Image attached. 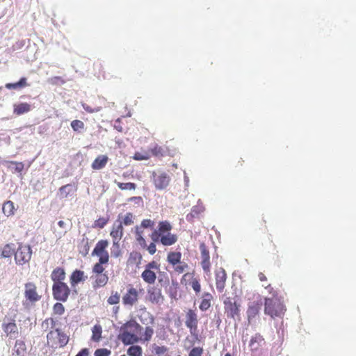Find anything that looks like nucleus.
Here are the masks:
<instances>
[{
    "label": "nucleus",
    "instance_id": "23",
    "mask_svg": "<svg viewBox=\"0 0 356 356\" xmlns=\"http://www.w3.org/2000/svg\"><path fill=\"white\" fill-rule=\"evenodd\" d=\"M86 279L87 276L85 275L84 272L76 269L72 273L70 277V282L72 286H75L79 282H84Z\"/></svg>",
    "mask_w": 356,
    "mask_h": 356
},
{
    "label": "nucleus",
    "instance_id": "21",
    "mask_svg": "<svg viewBox=\"0 0 356 356\" xmlns=\"http://www.w3.org/2000/svg\"><path fill=\"white\" fill-rule=\"evenodd\" d=\"M213 297L209 292H204L200 298V302L199 305V309L202 312L208 310L211 307V302L213 301Z\"/></svg>",
    "mask_w": 356,
    "mask_h": 356
},
{
    "label": "nucleus",
    "instance_id": "25",
    "mask_svg": "<svg viewBox=\"0 0 356 356\" xmlns=\"http://www.w3.org/2000/svg\"><path fill=\"white\" fill-rule=\"evenodd\" d=\"M261 306V303L259 302H253L249 305L247 310V316L249 321L259 314Z\"/></svg>",
    "mask_w": 356,
    "mask_h": 356
},
{
    "label": "nucleus",
    "instance_id": "34",
    "mask_svg": "<svg viewBox=\"0 0 356 356\" xmlns=\"http://www.w3.org/2000/svg\"><path fill=\"white\" fill-rule=\"evenodd\" d=\"M28 84L26 83V79L25 77H22L19 79L18 82L16 83H8L6 84V88L7 89H17L21 88H24L27 86Z\"/></svg>",
    "mask_w": 356,
    "mask_h": 356
},
{
    "label": "nucleus",
    "instance_id": "20",
    "mask_svg": "<svg viewBox=\"0 0 356 356\" xmlns=\"http://www.w3.org/2000/svg\"><path fill=\"white\" fill-rule=\"evenodd\" d=\"M215 279L216 289L218 292L222 293L225 287L227 273L224 268H219L215 271Z\"/></svg>",
    "mask_w": 356,
    "mask_h": 356
},
{
    "label": "nucleus",
    "instance_id": "5",
    "mask_svg": "<svg viewBox=\"0 0 356 356\" xmlns=\"http://www.w3.org/2000/svg\"><path fill=\"white\" fill-rule=\"evenodd\" d=\"M47 343L54 348H63L68 341L69 337L60 329L50 331L47 335Z\"/></svg>",
    "mask_w": 356,
    "mask_h": 356
},
{
    "label": "nucleus",
    "instance_id": "22",
    "mask_svg": "<svg viewBox=\"0 0 356 356\" xmlns=\"http://www.w3.org/2000/svg\"><path fill=\"white\" fill-rule=\"evenodd\" d=\"M92 278L93 279L92 287L94 289L104 287L106 285L108 281V276L107 273L93 275Z\"/></svg>",
    "mask_w": 356,
    "mask_h": 356
},
{
    "label": "nucleus",
    "instance_id": "17",
    "mask_svg": "<svg viewBox=\"0 0 356 356\" xmlns=\"http://www.w3.org/2000/svg\"><path fill=\"white\" fill-rule=\"evenodd\" d=\"M108 246V241L105 239L99 241L92 252V255L99 257V259L107 258L109 260V254L106 248Z\"/></svg>",
    "mask_w": 356,
    "mask_h": 356
},
{
    "label": "nucleus",
    "instance_id": "45",
    "mask_svg": "<svg viewBox=\"0 0 356 356\" xmlns=\"http://www.w3.org/2000/svg\"><path fill=\"white\" fill-rule=\"evenodd\" d=\"M118 188L121 190H135L136 188V185L132 182L127 183H122L115 181Z\"/></svg>",
    "mask_w": 356,
    "mask_h": 356
},
{
    "label": "nucleus",
    "instance_id": "37",
    "mask_svg": "<svg viewBox=\"0 0 356 356\" xmlns=\"http://www.w3.org/2000/svg\"><path fill=\"white\" fill-rule=\"evenodd\" d=\"M73 188L71 184H66L65 186H61L59 188V197L60 199L67 198V196L73 192Z\"/></svg>",
    "mask_w": 356,
    "mask_h": 356
},
{
    "label": "nucleus",
    "instance_id": "62",
    "mask_svg": "<svg viewBox=\"0 0 356 356\" xmlns=\"http://www.w3.org/2000/svg\"><path fill=\"white\" fill-rule=\"evenodd\" d=\"M225 356H232V355L229 353H227L225 355Z\"/></svg>",
    "mask_w": 356,
    "mask_h": 356
},
{
    "label": "nucleus",
    "instance_id": "49",
    "mask_svg": "<svg viewBox=\"0 0 356 356\" xmlns=\"http://www.w3.org/2000/svg\"><path fill=\"white\" fill-rule=\"evenodd\" d=\"M204 350L201 347H194L190 351L188 356H202Z\"/></svg>",
    "mask_w": 356,
    "mask_h": 356
},
{
    "label": "nucleus",
    "instance_id": "42",
    "mask_svg": "<svg viewBox=\"0 0 356 356\" xmlns=\"http://www.w3.org/2000/svg\"><path fill=\"white\" fill-rule=\"evenodd\" d=\"M120 294L118 291H111V296L107 299V303L111 305H117L120 302Z\"/></svg>",
    "mask_w": 356,
    "mask_h": 356
},
{
    "label": "nucleus",
    "instance_id": "28",
    "mask_svg": "<svg viewBox=\"0 0 356 356\" xmlns=\"http://www.w3.org/2000/svg\"><path fill=\"white\" fill-rule=\"evenodd\" d=\"M182 254L180 252L171 251L167 254L166 261L170 266H175L181 260Z\"/></svg>",
    "mask_w": 356,
    "mask_h": 356
},
{
    "label": "nucleus",
    "instance_id": "40",
    "mask_svg": "<svg viewBox=\"0 0 356 356\" xmlns=\"http://www.w3.org/2000/svg\"><path fill=\"white\" fill-rule=\"evenodd\" d=\"M172 266L173 268L175 273L177 274L184 273L188 268V264L184 261H182L181 260L179 261V263L175 264V266Z\"/></svg>",
    "mask_w": 356,
    "mask_h": 356
},
{
    "label": "nucleus",
    "instance_id": "46",
    "mask_svg": "<svg viewBox=\"0 0 356 356\" xmlns=\"http://www.w3.org/2000/svg\"><path fill=\"white\" fill-rule=\"evenodd\" d=\"M48 82L53 86H61L66 81L63 77L56 76L49 79Z\"/></svg>",
    "mask_w": 356,
    "mask_h": 356
},
{
    "label": "nucleus",
    "instance_id": "26",
    "mask_svg": "<svg viewBox=\"0 0 356 356\" xmlns=\"http://www.w3.org/2000/svg\"><path fill=\"white\" fill-rule=\"evenodd\" d=\"M108 161L106 155H99L92 163L91 167L93 170H101L104 168Z\"/></svg>",
    "mask_w": 356,
    "mask_h": 356
},
{
    "label": "nucleus",
    "instance_id": "60",
    "mask_svg": "<svg viewBox=\"0 0 356 356\" xmlns=\"http://www.w3.org/2000/svg\"><path fill=\"white\" fill-rule=\"evenodd\" d=\"M118 310H119V307H115V313H118Z\"/></svg>",
    "mask_w": 356,
    "mask_h": 356
},
{
    "label": "nucleus",
    "instance_id": "47",
    "mask_svg": "<svg viewBox=\"0 0 356 356\" xmlns=\"http://www.w3.org/2000/svg\"><path fill=\"white\" fill-rule=\"evenodd\" d=\"M71 127L74 131H79L84 129V123L79 120H74L71 122Z\"/></svg>",
    "mask_w": 356,
    "mask_h": 356
},
{
    "label": "nucleus",
    "instance_id": "15",
    "mask_svg": "<svg viewBox=\"0 0 356 356\" xmlns=\"http://www.w3.org/2000/svg\"><path fill=\"white\" fill-rule=\"evenodd\" d=\"M201 252V266L204 270V273L207 275H211V261L209 251L207 249L204 243H202L200 245Z\"/></svg>",
    "mask_w": 356,
    "mask_h": 356
},
{
    "label": "nucleus",
    "instance_id": "3",
    "mask_svg": "<svg viewBox=\"0 0 356 356\" xmlns=\"http://www.w3.org/2000/svg\"><path fill=\"white\" fill-rule=\"evenodd\" d=\"M224 312L226 316L234 320L239 319L241 303L239 298L235 295L234 296H227L223 300Z\"/></svg>",
    "mask_w": 356,
    "mask_h": 356
},
{
    "label": "nucleus",
    "instance_id": "55",
    "mask_svg": "<svg viewBox=\"0 0 356 356\" xmlns=\"http://www.w3.org/2000/svg\"><path fill=\"white\" fill-rule=\"evenodd\" d=\"M243 163H244V161L241 158H240L238 160V161L236 162L235 167L236 168H241V167L243 166Z\"/></svg>",
    "mask_w": 356,
    "mask_h": 356
},
{
    "label": "nucleus",
    "instance_id": "18",
    "mask_svg": "<svg viewBox=\"0 0 356 356\" xmlns=\"http://www.w3.org/2000/svg\"><path fill=\"white\" fill-rule=\"evenodd\" d=\"M265 345V339L259 333H256L252 336L249 341V347L252 353L261 350Z\"/></svg>",
    "mask_w": 356,
    "mask_h": 356
},
{
    "label": "nucleus",
    "instance_id": "56",
    "mask_svg": "<svg viewBox=\"0 0 356 356\" xmlns=\"http://www.w3.org/2000/svg\"><path fill=\"white\" fill-rule=\"evenodd\" d=\"M118 252V249L116 248H114L113 247L112 248V250H111V254L114 257H118L120 254H121V250H120V253L118 256H115V254H116Z\"/></svg>",
    "mask_w": 356,
    "mask_h": 356
},
{
    "label": "nucleus",
    "instance_id": "13",
    "mask_svg": "<svg viewBox=\"0 0 356 356\" xmlns=\"http://www.w3.org/2000/svg\"><path fill=\"white\" fill-rule=\"evenodd\" d=\"M181 284L185 286H191L195 294H198L201 291L200 280L195 277L194 273H184L181 279Z\"/></svg>",
    "mask_w": 356,
    "mask_h": 356
},
{
    "label": "nucleus",
    "instance_id": "57",
    "mask_svg": "<svg viewBox=\"0 0 356 356\" xmlns=\"http://www.w3.org/2000/svg\"><path fill=\"white\" fill-rule=\"evenodd\" d=\"M58 225L60 227L63 228L65 226V222L63 220H60L58 221Z\"/></svg>",
    "mask_w": 356,
    "mask_h": 356
},
{
    "label": "nucleus",
    "instance_id": "6",
    "mask_svg": "<svg viewBox=\"0 0 356 356\" xmlns=\"http://www.w3.org/2000/svg\"><path fill=\"white\" fill-rule=\"evenodd\" d=\"M32 257V249L28 244L19 243L15 252V261L17 265L23 266L28 264Z\"/></svg>",
    "mask_w": 356,
    "mask_h": 356
},
{
    "label": "nucleus",
    "instance_id": "52",
    "mask_svg": "<svg viewBox=\"0 0 356 356\" xmlns=\"http://www.w3.org/2000/svg\"><path fill=\"white\" fill-rule=\"evenodd\" d=\"M82 106L83 109L89 113L99 112L101 109L99 107L92 108L91 106H88L86 104H82Z\"/></svg>",
    "mask_w": 356,
    "mask_h": 356
},
{
    "label": "nucleus",
    "instance_id": "27",
    "mask_svg": "<svg viewBox=\"0 0 356 356\" xmlns=\"http://www.w3.org/2000/svg\"><path fill=\"white\" fill-rule=\"evenodd\" d=\"M149 152L150 153L151 156L163 157L168 154V151L167 148L160 146L158 144H155L149 149Z\"/></svg>",
    "mask_w": 356,
    "mask_h": 356
},
{
    "label": "nucleus",
    "instance_id": "9",
    "mask_svg": "<svg viewBox=\"0 0 356 356\" xmlns=\"http://www.w3.org/2000/svg\"><path fill=\"white\" fill-rule=\"evenodd\" d=\"M52 293L55 300L65 302L70 294V289L65 282L53 284Z\"/></svg>",
    "mask_w": 356,
    "mask_h": 356
},
{
    "label": "nucleus",
    "instance_id": "53",
    "mask_svg": "<svg viewBox=\"0 0 356 356\" xmlns=\"http://www.w3.org/2000/svg\"><path fill=\"white\" fill-rule=\"evenodd\" d=\"M76 356H89V351L88 348L81 349Z\"/></svg>",
    "mask_w": 356,
    "mask_h": 356
},
{
    "label": "nucleus",
    "instance_id": "61",
    "mask_svg": "<svg viewBox=\"0 0 356 356\" xmlns=\"http://www.w3.org/2000/svg\"><path fill=\"white\" fill-rule=\"evenodd\" d=\"M104 79H109L110 77L107 76L106 74L102 75Z\"/></svg>",
    "mask_w": 356,
    "mask_h": 356
},
{
    "label": "nucleus",
    "instance_id": "19",
    "mask_svg": "<svg viewBox=\"0 0 356 356\" xmlns=\"http://www.w3.org/2000/svg\"><path fill=\"white\" fill-rule=\"evenodd\" d=\"M2 329L7 336H15L18 334V328L15 318L6 317L2 323Z\"/></svg>",
    "mask_w": 356,
    "mask_h": 356
},
{
    "label": "nucleus",
    "instance_id": "10",
    "mask_svg": "<svg viewBox=\"0 0 356 356\" xmlns=\"http://www.w3.org/2000/svg\"><path fill=\"white\" fill-rule=\"evenodd\" d=\"M25 301L28 303L34 304L41 299V296L38 292L37 286L35 283L29 282L24 284Z\"/></svg>",
    "mask_w": 356,
    "mask_h": 356
},
{
    "label": "nucleus",
    "instance_id": "14",
    "mask_svg": "<svg viewBox=\"0 0 356 356\" xmlns=\"http://www.w3.org/2000/svg\"><path fill=\"white\" fill-rule=\"evenodd\" d=\"M139 300V293L138 290L129 285L126 293L122 296V300L124 306L133 307Z\"/></svg>",
    "mask_w": 356,
    "mask_h": 356
},
{
    "label": "nucleus",
    "instance_id": "58",
    "mask_svg": "<svg viewBox=\"0 0 356 356\" xmlns=\"http://www.w3.org/2000/svg\"><path fill=\"white\" fill-rule=\"evenodd\" d=\"M115 127L119 131H122V127H120V128H118L117 126H115Z\"/></svg>",
    "mask_w": 356,
    "mask_h": 356
},
{
    "label": "nucleus",
    "instance_id": "51",
    "mask_svg": "<svg viewBox=\"0 0 356 356\" xmlns=\"http://www.w3.org/2000/svg\"><path fill=\"white\" fill-rule=\"evenodd\" d=\"M154 351L156 355L159 356V355H162L165 354L168 351V348L164 346H155L154 347Z\"/></svg>",
    "mask_w": 356,
    "mask_h": 356
},
{
    "label": "nucleus",
    "instance_id": "43",
    "mask_svg": "<svg viewBox=\"0 0 356 356\" xmlns=\"http://www.w3.org/2000/svg\"><path fill=\"white\" fill-rule=\"evenodd\" d=\"M108 220H109L108 217L99 218L94 222L92 227L94 228L102 229L108 223Z\"/></svg>",
    "mask_w": 356,
    "mask_h": 356
},
{
    "label": "nucleus",
    "instance_id": "35",
    "mask_svg": "<svg viewBox=\"0 0 356 356\" xmlns=\"http://www.w3.org/2000/svg\"><path fill=\"white\" fill-rule=\"evenodd\" d=\"M14 244L8 243L6 244L2 248L1 256L4 258L10 257L13 254H15V248H13Z\"/></svg>",
    "mask_w": 356,
    "mask_h": 356
},
{
    "label": "nucleus",
    "instance_id": "41",
    "mask_svg": "<svg viewBox=\"0 0 356 356\" xmlns=\"http://www.w3.org/2000/svg\"><path fill=\"white\" fill-rule=\"evenodd\" d=\"M203 211L202 207L199 206H195L192 208L191 212L186 216L188 220H192L195 218H197L199 215Z\"/></svg>",
    "mask_w": 356,
    "mask_h": 356
},
{
    "label": "nucleus",
    "instance_id": "2",
    "mask_svg": "<svg viewBox=\"0 0 356 356\" xmlns=\"http://www.w3.org/2000/svg\"><path fill=\"white\" fill-rule=\"evenodd\" d=\"M142 330L143 327L135 320H129L120 326L118 339L124 346L137 343L140 340L138 334Z\"/></svg>",
    "mask_w": 356,
    "mask_h": 356
},
{
    "label": "nucleus",
    "instance_id": "48",
    "mask_svg": "<svg viewBox=\"0 0 356 356\" xmlns=\"http://www.w3.org/2000/svg\"><path fill=\"white\" fill-rule=\"evenodd\" d=\"M65 312V307L62 303L56 302L53 307V312L56 315H62Z\"/></svg>",
    "mask_w": 356,
    "mask_h": 356
},
{
    "label": "nucleus",
    "instance_id": "31",
    "mask_svg": "<svg viewBox=\"0 0 356 356\" xmlns=\"http://www.w3.org/2000/svg\"><path fill=\"white\" fill-rule=\"evenodd\" d=\"M102 327L99 324H96L92 328L91 340L95 342H99L102 339Z\"/></svg>",
    "mask_w": 356,
    "mask_h": 356
},
{
    "label": "nucleus",
    "instance_id": "30",
    "mask_svg": "<svg viewBox=\"0 0 356 356\" xmlns=\"http://www.w3.org/2000/svg\"><path fill=\"white\" fill-rule=\"evenodd\" d=\"M108 261L109 260H107V258L99 259V261L96 263L92 267V272L93 275L105 273V268L103 267V264H107Z\"/></svg>",
    "mask_w": 356,
    "mask_h": 356
},
{
    "label": "nucleus",
    "instance_id": "29",
    "mask_svg": "<svg viewBox=\"0 0 356 356\" xmlns=\"http://www.w3.org/2000/svg\"><path fill=\"white\" fill-rule=\"evenodd\" d=\"M31 106L28 103H20L14 105L13 112L15 115H21L31 111Z\"/></svg>",
    "mask_w": 356,
    "mask_h": 356
},
{
    "label": "nucleus",
    "instance_id": "12",
    "mask_svg": "<svg viewBox=\"0 0 356 356\" xmlns=\"http://www.w3.org/2000/svg\"><path fill=\"white\" fill-rule=\"evenodd\" d=\"M152 181L156 189L161 191L165 189L168 186L170 181V177L164 172H153Z\"/></svg>",
    "mask_w": 356,
    "mask_h": 356
},
{
    "label": "nucleus",
    "instance_id": "39",
    "mask_svg": "<svg viewBox=\"0 0 356 356\" xmlns=\"http://www.w3.org/2000/svg\"><path fill=\"white\" fill-rule=\"evenodd\" d=\"M6 163L8 168H13L15 172H22L24 168V165L22 162L9 161Z\"/></svg>",
    "mask_w": 356,
    "mask_h": 356
},
{
    "label": "nucleus",
    "instance_id": "63",
    "mask_svg": "<svg viewBox=\"0 0 356 356\" xmlns=\"http://www.w3.org/2000/svg\"><path fill=\"white\" fill-rule=\"evenodd\" d=\"M154 317L153 316H151V322L153 323L154 322Z\"/></svg>",
    "mask_w": 356,
    "mask_h": 356
},
{
    "label": "nucleus",
    "instance_id": "24",
    "mask_svg": "<svg viewBox=\"0 0 356 356\" xmlns=\"http://www.w3.org/2000/svg\"><path fill=\"white\" fill-rule=\"evenodd\" d=\"M65 271L64 268L61 267H57L53 270L51 274V279L54 282V284L58 282H64L65 279Z\"/></svg>",
    "mask_w": 356,
    "mask_h": 356
},
{
    "label": "nucleus",
    "instance_id": "33",
    "mask_svg": "<svg viewBox=\"0 0 356 356\" xmlns=\"http://www.w3.org/2000/svg\"><path fill=\"white\" fill-rule=\"evenodd\" d=\"M2 210L3 213L8 217L14 215L15 210L14 203L10 200L5 202Z\"/></svg>",
    "mask_w": 356,
    "mask_h": 356
},
{
    "label": "nucleus",
    "instance_id": "36",
    "mask_svg": "<svg viewBox=\"0 0 356 356\" xmlns=\"http://www.w3.org/2000/svg\"><path fill=\"white\" fill-rule=\"evenodd\" d=\"M117 222L121 224L122 227L131 225L134 222V216L132 213L128 212L122 218L121 221L118 220Z\"/></svg>",
    "mask_w": 356,
    "mask_h": 356
},
{
    "label": "nucleus",
    "instance_id": "1",
    "mask_svg": "<svg viewBox=\"0 0 356 356\" xmlns=\"http://www.w3.org/2000/svg\"><path fill=\"white\" fill-rule=\"evenodd\" d=\"M155 222L151 219H143L140 225L134 227V237L136 242L143 250H146L149 254L153 255L156 252V243L160 242L164 246H171L177 243L178 236L177 234H172V226L168 220L160 221L157 229H154L150 234L152 242L147 245L145 229L154 228Z\"/></svg>",
    "mask_w": 356,
    "mask_h": 356
},
{
    "label": "nucleus",
    "instance_id": "8",
    "mask_svg": "<svg viewBox=\"0 0 356 356\" xmlns=\"http://www.w3.org/2000/svg\"><path fill=\"white\" fill-rule=\"evenodd\" d=\"M160 270V264L153 260L145 266V269L141 273V278L148 284H154L156 280V271Z\"/></svg>",
    "mask_w": 356,
    "mask_h": 356
},
{
    "label": "nucleus",
    "instance_id": "64",
    "mask_svg": "<svg viewBox=\"0 0 356 356\" xmlns=\"http://www.w3.org/2000/svg\"><path fill=\"white\" fill-rule=\"evenodd\" d=\"M163 276H165L166 279L168 280V276H167L166 273H163Z\"/></svg>",
    "mask_w": 356,
    "mask_h": 356
},
{
    "label": "nucleus",
    "instance_id": "4",
    "mask_svg": "<svg viewBox=\"0 0 356 356\" xmlns=\"http://www.w3.org/2000/svg\"><path fill=\"white\" fill-rule=\"evenodd\" d=\"M264 313L271 318L282 317L286 309L283 303L277 298H266Z\"/></svg>",
    "mask_w": 356,
    "mask_h": 356
},
{
    "label": "nucleus",
    "instance_id": "54",
    "mask_svg": "<svg viewBox=\"0 0 356 356\" xmlns=\"http://www.w3.org/2000/svg\"><path fill=\"white\" fill-rule=\"evenodd\" d=\"M258 277L261 282H264L267 280L266 276L263 273H259Z\"/></svg>",
    "mask_w": 356,
    "mask_h": 356
},
{
    "label": "nucleus",
    "instance_id": "32",
    "mask_svg": "<svg viewBox=\"0 0 356 356\" xmlns=\"http://www.w3.org/2000/svg\"><path fill=\"white\" fill-rule=\"evenodd\" d=\"M127 354L128 356H143V348L136 343L131 345L127 350Z\"/></svg>",
    "mask_w": 356,
    "mask_h": 356
},
{
    "label": "nucleus",
    "instance_id": "50",
    "mask_svg": "<svg viewBox=\"0 0 356 356\" xmlns=\"http://www.w3.org/2000/svg\"><path fill=\"white\" fill-rule=\"evenodd\" d=\"M111 351L106 348H99L95 351V356H109Z\"/></svg>",
    "mask_w": 356,
    "mask_h": 356
},
{
    "label": "nucleus",
    "instance_id": "11",
    "mask_svg": "<svg viewBox=\"0 0 356 356\" xmlns=\"http://www.w3.org/2000/svg\"><path fill=\"white\" fill-rule=\"evenodd\" d=\"M124 235V227L121 224H118L117 222H114L112 225L110 236L113 241V247L118 249V252L115 256H118L120 253V241Z\"/></svg>",
    "mask_w": 356,
    "mask_h": 356
},
{
    "label": "nucleus",
    "instance_id": "38",
    "mask_svg": "<svg viewBox=\"0 0 356 356\" xmlns=\"http://www.w3.org/2000/svg\"><path fill=\"white\" fill-rule=\"evenodd\" d=\"M154 333V331L152 327H150V326L145 327L143 336L140 337V341H141V342L149 341L152 339Z\"/></svg>",
    "mask_w": 356,
    "mask_h": 356
},
{
    "label": "nucleus",
    "instance_id": "16",
    "mask_svg": "<svg viewBox=\"0 0 356 356\" xmlns=\"http://www.w3.org/2000/svg\"><path fill=\"white\" fill-rule=\"evenodd\" d=\"M147 298L149 302L155 305H161L164 300L161 289L156 286H149L147 290Z\"/></svg>",
    "mask_w": 356,
    "mask_h": 356
},
{
    "label": "nucleus",
    "instance_id": "44",
    "mask_svg": "<svg viewBox=\"0 0 356 356\" xmlns=\"http://www.w3.org/2000/svg\"><path fill=\"white\" fill-rule=\"evenodd\" d=\"M150 157L151 154L149 152V151L144 152H137L134 154L133 156L134 159L136 161L148 160L149 159H150Z\"/></svg>",
    "mask_w": 356,
    "mask_h": 356
},
{
    "label": "nucleus",
    "instance_id": "59",
    "mask_svg": "<svg viewBox=\"0 0 356 356\" xmlns=\"http://www.w3.org/2000/svg\"><path fill=\"white\" fill-rule=\"evenodd\" d=\"M159 282L160 283H161V282H163V278L161 277V276H160V277H159Z\"/></svg>",
    "mask_w": 356,
    "mask_h": 356
},
{
    "label": "nucleus",
    "instance_id": "7",
    "mask_svg": "<svg viewBox=\"0 0 356 356\" xmlns=\"http://www.w3.org/2000/svg\"><path fill=\"white\" fill-rule=\"evenodd\" d=\"M198 315L195 309H188L185 314V325L195 339L198 338Z\"/></svg>",
    "mask_w": 356,
    "mask_h": 356
}]
</instances>
